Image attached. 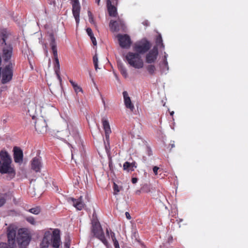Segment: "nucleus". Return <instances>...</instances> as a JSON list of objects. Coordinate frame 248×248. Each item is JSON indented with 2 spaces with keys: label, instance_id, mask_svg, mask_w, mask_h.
I'll return each mask as SVG.
<instances>
[{
  "label": "nucleus",
  "instance_id": "1",
  "mask_svg": "<svg viewBox=\"0 0 248 248\" xmlns=\"http://www.w3.org/2000/svg\"><path fill=\"white\" fill-rule=\"evenodd\" d=\"M7 238L9 243H11L13 245L16 241L18 245V248H27L31 240V235L25 229H19L16 237V231L14 229H9Z\"/></svg>",
  "mask_w": 248,
  "mask_h": 248
},
{
  "label": "nucleus",
  "instance_id": "2",
  "mask_svg": "<svg viewBox=\"0 0 248 248\" xmlns=\"http://www.w3.org/2000/svg\"><path fill=\"white\" fill-rule=\"evenodd\" d=\"M61 244L60 231L59 229H55L52 232L50 231L45 232L40 248H48L50 246L53 248H59Z\"/></svg>",
  "mask_w": 248,
  "mask_h": 248
},
{
  "label": "nucleus",
  "instance_id": "3",
  "mask_svg": "<svg viewBox=\"0 0 248 248\" xmlns=\"http://www.w3.org/2000/svg\"><path fill=\"white\" fill-rule=\"evenodd\" d=\"M12 159L8 153L5 150L0 152V173L1 174H8L10 179L14 178L15 176V170L11 167Z\"/></svg>",
  "mask_w": 248,
  "mask_h": 248
},
{
  "label": "nucleus",
  "instance_id": "4",
  "mask_svg": "<svg viewBox=\"0 0 248 248\" xmlns=\"http://www.w3.org/2000/svg\"><path fill=\"white\" fill-rule=\"evenodd\" d=\"M9 33L5 30L0 33V44L2 46V57L5 62H9L13 55V47L11 44L6 42Z\"/></svg>",
  "mask_w": 248,
  "mask_h": 248
},
{
  "label": "nucleus",
  "instance_id": "5",
  "mask_svg": "<svg viewBox=\"0 0 248 248\" xmlns=\"http://www.w3.org/2000/svg\"><path fill=\"white\" fill-rule=\"evenodd\" d=\"M49 37L50 39V45L53 52L55 62L54 67L55 72L60 82L61 83L62 79L60 76V65L58 56L57 48L55 42V37L53 33H51L49 35Z\"/></svg>",
  "mask_w": 248,
  "mask_h": 248
},
{
  "label": "nucleus",
  "instance_id": "6",
  "mask_svg": "<svg viewBox=\"0 0 248 248\" xmlns=\"http://www.w3.org/2000/svg\"><path fill=\"white\" fill-rule=\"evenodd\" d=\"M126 59L131 66L137 69L142 68L143 63L140 54L136 53L128 52L126 56Z\"/></svg>",
  "mask_w": 248,
  "mask_h": 248
},
{
  "label": "nucleus",
  "instance_id": "7",
  "mask_svg": "<svg viewBox=\"0 0 248 248\" xmlns=\"http://www.w3.org/2000/svg\"><path fill=\"white\" fill-rule=\"evenodd\" d=\"M13 64L10 62L6 65L1 71L2 78L1 83L6 84L10 81L13 77Z\"/></svg>",
  "mask_w": 248,
  "mask_h": 248
},
{
  "label": "nucleus",
  "instance_id": "8",
  "mask_svg": "<svg viewBox=\"0 0 248 248\" xmlns=\"http://www.w3.org/2000/svg\"><path fill=\"white\" fill-rule=\"evenodd\" d=\"M150 47L151 44L150 42L145 39L135 44L133 49L136 52V53L140 54L147 52Z\"/></svg>",
  "mask_w": 248,
  "mask_h": 248
},
{
  "label": "nucleus",
  "instance_id": "9",
  "mask_svg": "<svg viewBox=\"0 0 248 248\" xmlns=\"http://www.w3.org/2000/svg\"><path fill=\"white\" fill-rule=\"evenodd\" d=\"M92 232L94 235L101 240L105 245H107L108 241L106 239L104 233L99 224L95 223L93 225Z\"/></svg>",
  "mask_w": 248,
  "mask_h": 248
},
{
  "label": "nucleus",
  "instance_id": "10",
  "mask_svg": "<svg viewBox=\"0 0 248 248\" xmlns=\"http://www.w3.org/2000/svg\"><path fill=\"white\" fill-rule=\"evenodd\" d=\"M109 27L112 31H124L125 29L124 21L120 18L116 21L111 20L109 23Z\"/></svg>",
  "mask_w": 248,
  "mask_h": 248
},
{
  "label": "nucleus",
  "instance_id": "11",
  "mask_svg": "<svg viewBox=\"0 0 248 248\" xmlns=\"http://www.w3.org/2000/svg\"><path fill=\"white\" fill-rule=\"evenodd\" d=\"M120 46L123 48H128L131 44L130 36L127 34H118L117 35Z\"/></svg>",
  "mask_w": 248,
  "mask_h": 248
},
{
  "label": "nucleus",
  "instance_id": "12",
  "mask_svg": "<svg viewBox=\"0 0 248 248\" xmlns=\"http://www.w3.org/2000/svg\"><path fill=\"white\" fill-rule=\"evenodd\" d=\"M47 124L43 117L38 118L35 123V128L38 133L43 134L46 131Z\"/></svg>",
  "mask_w": 248,
  "mask_h": 248
},
{
  "label": "nucleus",
  "instance_id": "13",
  "mask_svg": "<svg viewBox=\"0 0 248 248\" xmlns=\"http://www.w3.org/2000/svg\"><path fill=\"white\" fill-rule=\"evenodd\" d=\"M72 4V13L75 18L77 24L79 22L80 6L78 0H71Z\"/></svg>",
  "mask_w": 248,
  "mask_h": 248
},
{
  "label": "nucleus",
  "instance_id": "14",
  "mask_svg": "<svg viewBox=\"0 0 248 248\" xmlns=\"http://www.w3.org/2000/svg\"><path fill=\"white\" fill-rule=\"evenodd\" d=\"M116 1L111 0H107V8L108 15L111 17H116L118 16Z\"/></svg>",
  "mask_w": 248,
  "mask_h": 248
},
{
  "label": "nucleus",
  "instance_id": "15",
  "mask_svg": "<svg viewBox=\"0 0 248 248\" xmlns=\"http://www.w3.org/2000/svg\"><path fill=\"white\" fill-rule=\"evenodd\" d=\"M158 54V48L154 46L146 56V62L148 63H152L155 62Z\"/></svg>",
  "mask_w": 248,
  "mask_h": 248
},
{
  "label": "nucleus",
  "instance_id": "16",
  "mask_svg": "<svg viewBox=\"0 0 248 248\" xmlns=\"http://www.w3.org/2000/svg\"><path fill=\"white\" fill-rule=\"evenodd\" d=\"M14 159L16 163H21L23 162V154L22 150L18 147L13 148Z\"/></svg>",
  "mask_w": 248,
  "mask_h": 248
},
{
  "label": "nucleus",
  "instance_id": "17",
  "mask_svg": "<svg viewBox=\"0 0 248 248\" xmlns=\"http://www.w3.org/2000/svg\"><path fill=\"white\" fill-rule=\"evenodd\" d=\"M42 166L41 159L39 157H34L31 160V169L35 172H40L41 168Z\"/></svg>",
  "mask_w": 248,
  "mask_h": 248
},
{
  "label": "nucleus",
  "instance_id": "18",
  "mask_svg": "<svg viewBox=\"0 0 248 248\" xmlns=\"http://www.w3.org/2000/svg\"><path fill=\"white\" fill-rule=\"evenodd\" d=\"M102 123L103 129L105 131L106 139L108 140L109 138V134L111 133V130L108 121L105 118L102 119Z\"/></svg>",
  "mask_w": 248,
  "mask_h": 248
},
{
  "label": "nucleus",
  "instance_id": "19",
  "mask_svg": "<svg viewBox=\"0 0 248 248\" xmlns=\"http://www.w3.org/2000/svg\"><path fill=\"white\" fill-rule=\"evenodd\" d=\"M137 167V164L135 161L130 163L126 161L123 164V169L124 170L127 172L134 171L135 169Z\"/></svg>",
  "mask_w": 248,
  "mask_h": 248
},
{
  "label": "nucleus",
  "instance_id": "20",
  "mask_svg": "<svg viewBox=\"0 0 248 248\" xmlns=\"http://www.w3.org/2000/svg\"><path fill=\"white\" fill-rule=\"evenodd\" d=\"M124 105L126 108L130 109L131 111H133L134 109V106L132 103L130 98L128 96V94L127 92L124 91L123 93Z\"/></svg>",
  "mask_w": 248,
  "mask_h": 248
},
{
  "label": "nucleus",
  "instance_id": "21",
  "mask_svg": "<svg viewBox=\"0 0 248 248\" xmlns=\"http://www.w3.org/2000/svg\"><path fill=\"white\" fill-rule=\"evenodd\" d=\"M72 201L73 202V205L78 210H81L84 208L85 204L83 202L82 196H80L77 199L72 198Z\"/></svg>",
  "mask_w": 248,
  "mask_h": 248
},
{
  "label": "nucleus",
  "instance_id": "22",
  "mask_svg": "<svg viewBox=\"0 0 248 248\" xmlns=\"http://www.w3.org/2000/svg\"><path fill=\"white\" fill-rule=\"evenodd\" d=\"M70 134L73 136L76 140H78L79 139V136L78 132L76 127L72 126L71 128H69Z\"/></svg>",
  "mask_w": 248,
  "mask_h": 248
},
{
  "label": "nucleus",
  "instance_id": "23",
  "mask_svg": "<svg viewBox=\"0 0 248 248\" xmlns=\"http://www.w3.org/2000/svg\"><path fill=\"white\" fill-rule=\"evenodd\" d=\"M70 83L71 84L75 92L76 93H78L79 92H83V90L78 85V84L76 83H75L73 80L70 79L69 80Z\"/></svg>",
  "mask_w": 248,
  "mask_h": 248
},
{
  "label": "nucleus",
  "instance_id": "24",
  "mask_svg": "<svg viewBox=\"0 0 248 248\" xmlns=\"http://www.w3.org/2000/svg\"><path fill=\"white\" fill-rule=\"evenodd\" d=\"M152 189L151 185L150 184H145L143 185L141 187V191L143 193H149L151 192Z\"/></svg>",
  "mask_w": 248,
  "mask_h": 248
},
{
  "label": "nucleus",
  "instance_id": "25",
  "mask_svg": "<svg viewBox=\"0 0 248 248\" xmlns=\"http://www.w3.org/2000/svg\"><path fill=\"white\" fill-rule=\"evenodd\" d=\"M148 72L151 75H154L155 74L156 71L155 66L153 64H150L146 67Z\"/></svg>",
  "mask_w": 248,
  "mask_h": 248
},
{
  "label": "nucleus",
  "instance_id": "26",
  "mask_svg": "<svg viewBox=\"0 0 248 248\" xmlns=\"http://www.w3.org/2000/svg\"><path fill=\"white\" fill-rule=\"evenodd\" d=\"M6 194L0 193V207L2 206L6 202Z\"/></svg>",
  "mask_w": 248,
  "mask_h": 248
},
{
  "label": "nucleus",
  "instance_id": "27",
  "mask_svg": "<svg viewBox=\"0 0 248 248\" xmlns=\"http://www.w3.org/2000/svg\"><path fill=\"white\" fill-rule=\"evenodd\" d=\"M29 212L32 214L35 215L39 214L41 212V209L39 207H35L34 208H32L29 210Z\"/></svg>",
  "mask_w": 248,
  "mask_h": 248
},
{
  "label": "nucleus",
  "instance_id": "28",
  "mask_svg": "<svg viewBox=\"0 0 248 248\" xmlns=\"http://www.w3.org/2000/svg\"><path fill=\"white\" fill-rule=\"evenodd\" d=\"M88 15L89 16V22L93 24H95V21L93 19V16L92 12L90 11H88Z\"/></svg>",
  "mask_w": 248,
  "mask_h": 248
},
{
  "label": "nucleus",
  "instance_id": "29",
  "mask_svg": "<svg viewBox=\"0 0 248 248\" xmlns=\"http://www.w3.org/2000/svg\"><path fill=\"white\" fill-rule=\"evenodd\" d=\"M93 62L94 66V68L95 70H97L98 69V58L96 54L93 56Z\"/></svg>",
  "mask_w": 248,
  "mask_h": 248
},
{
  "label": "nucleus",
  "instance_id": "30",
  "mask_svg": "<svg viewBox=\"0 0 248 248\" xmlns=\"http://www.w3.org/2000/svg\"><path fill=\"white\" fill-rule=\"evenodd\" d=\"M0 248H14V246H10L8 244L4 242L0 243Z\"/></svg>",
  "mask_w": 248,
  "mask_h": 248
},
{
  "label": "nucleus",
  "instance_id": "31",
  "mask_svg": "<svg viewBox=\"0 0 248 248\" xmlns=\"http://www.w3.org/2000/svg\"><path fill=\"white\" fill-rule=\"evenodd\" d=\"M120 72L122 75L125 78L127 77V71L126 69L124 67H121L120 68Z\"/></svg>",
  "mask_w": 248,
  "mask_h": 248
},
{
  "label": "nucleus",
  "instance_id": "32",
  "mask_svg": "<svg viewBox=\"0 0 248 248\" xmlns=\"http://www.w3.org/2000/svg\"><path fill=\"white\" fill-rule=\"evenodd\" d=\"M156 43L158 45H161V46H163V41L161 35H158L156 38Z\"/></svg>",
  "mask_w": 248,
  "mask_h": 248
},
{
  "label": "nucleus",
  "instance_id": "33",
  "mask_svg": "<svg viewBox=\"0 0 248 248\" xmlns=\"http://www.w3.org/2000/svg\"><path fill=\"white\" fill-rule=\"evenodd\" d=\"M26 220L32 225H34L35 224L34 218L32 217H27Z\"/></svg>",
  "mask_w": 248,
  "mask_h": 248
},
{
  "label": "nucleus",
  "instance_id": "34",
  "mask_svg": "<svg viewBox=\"0 0 248 248\" xmlns=\"http://www.w3.org/2000/svg\"><path fill=\"white\" fill-rule=\"evenodd\" d=\"M70 240H66L64 244V248H70Z\"/></svg>",
  "mask_w": 248,
  "mask_h": 248
},
{
  "label": "nucleus",
  "instance_id": "35",
  "mask_svg": "<svg viewBox=\"0 0 248 248\" xmlns=\"http://www.w3.org/2000/svg\"><path fill=\"white\" fill-rule=\"evenodd\" d=\"M86 31L90 37L93 35L92 29L90 28H88L86 29Z\"/></svg>",
  "mask_w": 248,
  "mask_h": 248
},
{
  "label": "nucleus",
  "instance_id": "36",
  "mask_svg": "<svg viewBox=\"0 0 248 248\" xmlns=\"http://www.w3.org/2000/svg\"><path fill=\"white\" fill-rule=\"evenodd\" d=\"M90 38L92 41V43L93 44V45L94 46H96V44H97V42H96V39L94 37L93 35L90 36Z\"/></svg>",
  "mask_w": 248,
  "mask_h": 248
},
{
  "label": "nucleus",
  "instance_id": "37",
  "mask_svg": "<svg viewBox=\"0 0 248 248\" xmlns=\"http://www.w3.org/2000/svg\"><path fill=\"white\" fill-rule=\"evenodd\" d=\"M159 169V167L157 166H154L153 168V170L154 171V173L155 175L157 174V171Z\"/></svg>",
  "mask_w": 248,
  "mask_h": 248
},
{
  "label": "nucleus",
  "instance_id": "38",
  "mask_svg": "<svg viewBox=\"0 0 248 248\" xmlns=\"http://www.w3.org/2000/svg\"><path fill=\"white\" fill-rule=\"evenodd\" d=\"M113 241L115 248H119V245L118 242L116 240H115Z\"/></svg>",
  "mask_w": 248,
  "mask_h": 248
},
{
  "label": "nucleus",
  "instance_id": "39",
  "mask_svg": "<svg viewBox=\"0 0 248 248\" xmlns=\"http://www.w3.org/2000/svg\"><path fill=\"white\" fill-rule=\"evenodd\" d=\"M138 181V179L136 177L132 178L131 182L133 184H136Z\"/></svg>",
  "mask_w": 248,
  "mask_h": 248
},
{
  "label": "nucleus",
  "instance_id": "40",
  "mask_svg": "<svg viewBox=\"0 0 248 248\" xmlns=\"http://www.w3.org/2000/svg\"><path fill=\"white\" fill-rule=\"evenodd\" d=\"M125 216L128 219H131V216L128 212H126L125 213Z\"/></svg>",
  "mask_w": 248,
  "mask_h": 248
},
{
  "label": "nucleus",
  "instance_id": "41",
  "mask_svg": "<svg viewBox=\"0 0 248 248\" xmlns=\"http://www.w3.org/2000/svg\"><path fill=\"white\" fill-rule=\"evenodd\" d=\"M114 190L115 191H116L117 192H119V190L118 189V186L115 184H114Z\"/></svg>",
  "mask_w": 248,
  "mask_h": 248
},
{
  "label": "nucleus",
  "instance_id": "42",
  "mask_svg": "<svg viewBox=\"0 0 248 248\" xmlns=\"http://www.w3.org/2000/svg\"><path fill=\"white\" fill-rule=\"evenodd\" d=\"M110 234H111V236L112 237V239L113 241L116 240L115 237V234H114V233L113 232H111Z\"/></svg>",
  "mask_w": 248,
  "mask_h": 248
},
{
  "label": "nucleus",
  "instance_id": "43",
  "mask_svg": "<svg viewBox=\"0 0 248 248\" xmlns=\"http://www.w3.org/2000/svg\"><path fill=\"white\" fill-rule=\"evenodd\" d=\"M164 63L165 66L168 67V64L166 57H165V59L164 60Z\"/></svg>",
  "mask_w": 248,
  "mask_h": 248
},
{
  "label": "nucleus",
  "instance_id": "44",
  "mask_svg": "<svg viewBox=\"0 0 248 248\" xmlns=\"http://www.w3.org/2000/svg\"><path fill=\"white\" fill-rule=\"evenodd\" d=\"M170 149L173 148V147H175V145H174V141H172V142H171L170 144Z\"/></svg>",
  "mask_w": 248,
  "mask_h": 248
},
{
  "label": "nucleus",
  "instance_id": "45",
  "mask_svg": "<svg viewBox=\"0 0 248 248\" xmlns=\"http://www.w3.org/2000/svg\"><path fill=\"white\" fill-rule=\"evenodd\" d=\"M48 3H49V4H53V5H55V1L54 0H50L48 2Z\"/></svg>",
  "mask_w": 248,
  "mask_h": 248
},
{
  "label": "nucleus",
  "instance_id": "46",
  "mask_svg": "<svg viewBox=\"0 0 248 248\" xmlns=\"http://www.w3.org/2000/svg\"><path fill=\"white\" fill-rule=\"evenodd\" d=\"M142 24L146 26H148L149 25V22L147 20L143 21Z\"/></svg>",
  "mask_w": 248,
  "mask_h": 248
},
{
  "label": "nucleus",
  "instance_id": "47",
  "mask_svg": "<svg viewBox=\"0 0 248 248\" xmlns=\"http://www.w3.org/2000/svg\"><path fill=\"white\" fill-rule=\"evenodd\" d=\"M95 3L97 4L98 6L100 5V0H95Z\"/></svg>",
  "mask_w": 248,
  "mask_h": 248
},
{
  "label": "nucleus",
  "instance_id": "48",
  "mask_svg": "<svg viewBox=\"0 0 248 248\" xmlns=\"http://www.w3.org/2000/svg\"><path fill=\"white\" fill-rule=\"evenodd\" d=\"M141 192V189L140 190H138L136 191V194H138L139 195L140 194V193Z\"/></svg>",
  "mask_w": 248,
  "mask_h": 248
},
{
  "label": "nucleus",
  "instance_id": "49",
  "mask_svg": "<svg viewBox=\"0 0 248 248\" xmlns=\"http://www.w3.org/2000/svg\"><path fill=\"white\" fill-rule=\"evenodd\" d=\"M106 233H107V234L108 235H109V231H108V229H107V230H106Z\"/></svg>",
  "mask_w": 248,
  "mask_h": 248
},
{
  "label": "nucleus",
  "instance_id": "50",
  "mask_svg": "<svg viewBox=\"0 0 248 248\" xmlns=\"http://www.w3.org/2000/svg\"><path fill=\"white\" fill-rule=\"evenodd\" d=\"M173 114H174V112L173 111H171V112H170V115L171 116H172L173 115Z\"/></svg>",
  "mask_w": 248,
  "mask_h": 248
},
{
  "label": "nucleus",
  "instance_id": "51",
  "mask_svg": "<svg viewBox=\"0 0 248 248\" xmlns=\"http://www.w3.org/2000/svg\"><path fill=\"white\" fill-rule=\"evenodd\" d=\"M111 1H116V4H117V3H118V0H111Z\"/></svg>",
  "mask_w": 248,
  "mask_h": 248
}]
</instances>
